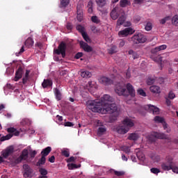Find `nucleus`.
Returning <instances> with one entry per match:
<instances>
[{
    "label": "nucleus",
    "mask_w": 178,
    "mask_h": 178,
    "mask_svg": "<svg viewBox=\"0 0 178 178\" xmlns=\"http://www.w3.org/2000/svg\"><path fill=\"white\" fill-rule=\"evenodd\" d=\"M108 102H113V99L109 95H104L101 98V102L98 100H89L87 102L88 107L92 112L97 113H115L118 111V106L115 103L109 104Z\"/></svg>",
    "instance_id": "f257e3e1"
},
{
    "label": "nucleus",
    "mask_w": 178,
    "mask_h": 178,
    "mask_svg": "<svg viewBox=\"0 0 178 178\" xmlns=\"http://www.w3.org/2000/svg\"><path fill=\"white\" fill-rule=\"evenodd\" d=\"M131 41L134 45H138V44H145V42H147V36L141 33H136L131 37Z\"/></svg>",
    "instance_id": "f03ea898"
},
{
    "label": "nucleus",
    "mask_w": 178,
    "mask_h": 178,
    "mask_svg": "<svg viewBox=\"0 0 178 178\" xmlns=\"http://www.w3.org/2000/svg\"><path fill=\"white\" fill-rule=\"evenodd\" d=\"M6 131L9 133L6 136H2L0 138V141H6V140H10L11 138L13 137V136H19L20 134V131H17V129L13 128V127H10L6 129Z\"/></svg>",
    "instance_id": "7ed1b4c3"
},
{
    "label": "nucleus",
    "mask_w": 178,
    "mask_h": 178,
    "mask_svg": "<svg viewBox=\"0 0 178 178\" xmlns=\"http://www.w3.org/2000/svg\"><path fill=\"white\" fill-rule=\"evenodd\" d=\"M67 48V45L66 44V42H61L58 49H54V53L56 55H62V58H65L66 56V49Z\"/></svg>",
    "instance_id": "20e7f679"
},
{
    "label": "nucleus",
    "mask_w": 178,
    "mask_h": 178,
    "mask_svg": "<svg viewBox=\"0 0 178 178\" xmlns=\"http://www.w3.org/2000/svg\"><path fill=\"white\" fill-rule=\"evenodd\" d=\"M156 138H159L160 140H168V136L166 134L163 133H158V132H153L150 136H148V139L152 142L154 143Z\"/></svg>",
    "instance_id": "39448f33"
},
{
    "label": "nucleus",
    "mask_w": 178,
    "mask_h": 178,
    "mask_svg": "<svg viewBox=\"0 0 178 178\" xmlns=\"http://www.w3.org/2000/svg\"><path fill=\"white\" fill-rule=\"evenodd\" d=\"M15 152V147L13 145L8 146L1 152V156L4 159H8Z\"/></svg>",
    "instance_id": "423d86ee"
},
{
    "label": "nucleus",
    "mask_w": 178,
    "mask_h": 178,
    "mask_svg": "<svg viewBox=\"0 0 178 178\" xmlns=\"http://www.w3.org/2000/svg\"><path fill=\"white\" fill-rule=\"evenodd\" d=\"M23 176L25 178H31L33 177V169L30 167V165L27 164L23 165Z\"/></svg>",
    "instance_id": "0eeeda50"
},
{
    "label": "nucleus",
    "mask_w": 178,
    "mask_h": 178,
    "mask_svg": "<svg viewBox=\"0 0 178 178\" xmlns=\"http://www.w3.org/2000/svg\"><path fill=\"white\" fill-rule=\"evenodd\" d=\"M135 31L133 30V28L129 27L123 29L118 32V35L120 37H127V35H131V34H134Z\"/></svg>",
    "instance_id": "6e6552de"
},
{
    "label": "nucleus",
    "mask_w": 178,
    "mask_h": 178,
    "mask_svg": "<svg viewBox=\"0 0 178 178\" xmlns=\"http://www.w3.org/2000/svg\"><path fill=\"white\" fill-rule=\"evenodd\" d=\"M99 82L100 84H103V86H111V84H113V80L106 76L100 77L99 79Z\"/></svg>",
    "instance_id": "1a4fd4ad"
},
{
    "label": "nucleus",
    "mask_w": 178,
    "mask_h": 178,
    "mask_svg": "<svg viewBox=\"0 0 178 178\" xmlns=\"http://www.w3.org/2000/svg\"><path fill=\"white\" fill-rule=\"evenodd\" d=\"M145 108L149 112V113H152L153 115H159V109L158 107L155 106H152L151 104H148L145 107Z\"/></svg>",
    "instance_id": "9d476101"
},
{
    "label": "nucleus",
    "mask_w": 178,
    "mask_h": 178,
    "mask_svg": "<svg viewBox=\"0 0 178 178\" xmlns=\"http://www.w3.org/2000/svg\"><path fill=\"white\" fill-rule=\"evenodd\" d=\"M115 91L118 95H124V97H127V95H129L127 93V90L123 88V86H116Z\"/></svg>",
    "instance_id": "9b49d317"
},
{
    "label": "nucleus",
    "mask_w": 178,
    "mask_h": 178,
    "mask_svg": "<svg viewBox=\"0 0 178 178\" xmlns=\"http://www.w3.org/2000/svg\"><path fill=\"white\" fill-rule=\"evenodd\" d=\"M172 159H168V164L167 163H163L161 164V168L163 169V170H173V168H175V166H173L172 165Z\"/></svg>",
    "instance_id": "f8f14e48"
},
{
    "label": "nucleus",
    "mask_w": 178,
    "mask_h": 178,
    "mask_svg": "<svg viewBox=\"0 0 178 178\" xmlns=\"http://www.w3.org/2000/svg\"><path fill=\"white\" fill-rule=\"evenodd\" d=\"M154 120L155 123H162L163 127L164 130H166L168 129V124H166V122H165V119L159 115H156L154 117Z\"/></svg>",
    "instance_id": "ddd939ff"
},
{
    "label": "nucleus",
    "mask_w": 178,
    "mask_h": 178,
    "mask_svg": "<svg viewBox=\"0 0 178 178\" xmlns=\"http://www.w3.org/2000/svg\"><path fill=\"white\" fill-rule=\"evenodd\" d=\"M79 45L81 48H83L85 52H92V47H91L88 44L86 43L84 41H80Z\"/></svg>",
    "instance_id": "4468645a"
},
{
    "label": "nucleus",
    "mask_w": 178,
    "mask_h": 178,
    "mask_svg": "<svg viewBox=\"0 0 178 178\" xmlns=\"http://www.w3.org/2000/svg\"><path fill=\"white\" fill-rule=\"evenodd\" d=\"M122 124L124 126H126L130 130L131 127H134V122L133 120L129 118H124V120L122 121Z\"/></svg>",
    "instance_id": "2eb2a0df"
},
{
    "label": "nucleus",
    "mask_w": 178,
    "mask_h": 178,
    "mask_svg": "<svg viewBox=\"0 0 178 178\" xmlns=\"http://www.w3.org/2000/svg\"><path fill=\"white\" fill-rule=\"evenodd\" d=\"M127 90L128 91V95H131V97H136V90L131 83L127 84Z\"/></svg>",
    "instance_id": "dca6fc26"
},
{
    "label": "nucleus",
    "mask_w": 178,
    "mask_h": 178,
    "mask_svg": "<svg viewBox=\"0 0 178 178\" xmlns=\"http://www.w3.org/2000/svg\"><path fill=\"white\" fill-rule=\"evenodd\" d=\"M116 131L118 133V134H126V133H128L129 128L126 127L125 125L120 126L116 128Z\"/></svg>",
    "instance_id": "f3484780"
},
{
    "label": "nucleus",
    "mask_w": 178,
    "mask_h": 178,
    "mask_svg": "<svg viewBox=\"0 0 178 178\" xmlns=\"http://www.w3.org/2000/svg\"><path fill=\"white\" fill-rule=\"evenodd\" d=\"M23 74V68L19 67L18 70L16 71L15 76L14 78L15 81H19L20 79H22Z\"/></svg>",
    "instance_id": "a211bd4d"
},
{
    "label": "nucleus",
    "mask_w": 178,
    "mask_h": 178,
    "mask_svg": "<svg viewBox=\"0 0 178 178\" xmlns=\"http://www.w3.org/2000/svg\"><path fill=\"white\" fill-rule=\"evenodd\" d=\"M39 172L40 175L38 178H48L47 176V175H48V170H47L45 168H39Z\"/></svg>",
    "instance_id": "6ab92c4d"
},
{
    "label": "nucleus",
    "mask_w": 178,
    "mask_h": 178,
    "mask_svg": "<svg viewBox=\"0 0 178 178\" xmlns=\"http://www.w3.org/2000/svg\"><path fill=\"white\" fill-rule=\"evenodd\" d=\"M166 48H168V46H166V44H163L161 46H158L156 47H155L154 49H153L152 50V54H156V52H159V51H163L165 49H166Z\"/></svg>",
    "instance_id": "aec40b11"
},
{
    "label": "nucleus",
    "mask_w": 178,
    "mask_h": 178,
    "mask_svg": "<svg viewBox=\"0 0 178 178\" xmlns=\"http://www.w3.org/2000/svg\"><path fill=\"white\" fill-rule=\"evenodd\" d=\"M24 45L26 48H31L34 45V40L31 38H28L24 42Z\"/></svg>",
    "instance_id": "412c9836"
},
{
    "label": "nucleus",
    "mask_w": 178,
    "mask_h": 178,
    "mask_svg": "<svg viewBox=\"0 0 178 178\" xmlns=\"http://www.w3.org/2000/svg\"><path fill=\"white\" fill-rule=\"evenodd\" d=\"M42 86L43 88H48V87H52V80L51 79H44Z\"/></svg>",
    "instance_id": "4be33fe9"
},
{
    "label": "nucleus",
    "mask_w": 178,
    "mask_h": 178,
    "mask_svg": "<svg viewBox=\"0 0 178 178\" xmlns=\"http://www.w3.org/2000/svg\"><path fill=\"white\" fill-rule=\"evenodd\" d=\"M138 138H140V135L137 133L130 134L128 136V140H130L131 141H137Z\"/></svg>",
    "instance_id": "5701e85b"
},
{
    "label": "nucleus",
    "mask_w": 178,
    "mask_h": 178,
    "mask_svg": "<svg viewBox=\"0 0 178 178\" xmlns=\"http://www.w3.org/2000/svg\"><path fill=\"white\" fill-rule=\"evenodd\" d=\"M149 90L153 94H161V88L158 86H150Z\"/></svg>",
    "instance_id": "b1692460"
},
{
    "label": "nucleus",
    "mask_w": 178,
    "mask_h": 178,
    "mask_svg": "<svg viewBox=\"0 0 178 178\" xmlns=\"http://www.w3.org/2000/svg\"><path fill=\"white\" fill-rule=\"evenodd\" d=\"M51 151H52V148L51 147H47L42 150L40 154L43 156H48Z\"/></svg>",
    "instance_id": "393cba45"
},
{
    "label": "nucleus",
    "mask_w": 178,
    "mask_h": 178,
    "mask_svg": "<svg viewBox=\"0 0 178 178\" xmlns=\"http://www.w3.org/2000/svg\"><path fill=\"white\" fill-rule=\"evenodd\" d=\"M129 55H132L133 59H138L140 58V54L138 52L134 51L133 49H130L128 51Z\"/></svg>",
    "instance_id": "a878e982"
},
{
    "label": "nucleus",
    "mask_w": 178,
    "mask_h": 178,
    "mask_svg": "<svg viewBox=\"0 0 178 178\" xmlns=\"http://www.w3.org/2000/svg\"><path fill=\"white\" fill-rule=\"evenodd\" d=\"M54 94H55L56 99H57V101H60V99H62V93H60V90H59V89L55 88Z\"/></svg>",
    "instance_id": "bb28decb"
},
{
    "label": "nucleus",
    "mask_w": 178,
    "mask_h": 178,
    "mask_svg": "<svg viewBox=\"0 0 178 178\" xmlns=\"http://www.w3.org/2000/svg\"><path fill=\"white\" fill-rule=\"evenodd\" d=\"M81 76L83 79H90V77H91V76H92V74H91V72H90L88 71H82L81 72Z\"/></svg>",
    "instance_id": "cd10ccee"
},
{
    "label": "nucleus",
    "mask_w": 178,
    "mask_h": 178,
    "mask_svg": "<svg viewBox=\"0 0 178 178\" xmlns=\"http://www.w3.org/2000/svg\"><path fill=\"white\" fill-rule=\"evenodd\" d=\"M19 156H21L24 161H26V159L29 158V150L24 149Z\"/></svg>",
    "instance_id": "c85d7f7f"
},
{
    "label": "nucleus",
    "mask_w": 178,
    "mask_h": 178,
    "mask_svg": "<svg viewBox=\"0 0 178 178\" xmlns=\"http://www.w3.org/2000/svg\"><path fill=\"white\" fill-rule=\"evenodd\" d=\"M60 8H66L70 3V0H60Z\"/></svg>",
    "instance_id": "c756f323"
},
{
    "label": "nucleus",
    "mask_w": 178,
    "mask_h": 178,
    "mask_svg": "<svg viewBox=\"0 0 178 178\" xmlns=\"http://www.w3.org/2000/svg\"><path fill=\"white\" fill-rule=\"evenodd\" d=\"M111 17L113 19V20H116V19L119 17V14H118V12H116V8L113 9L111 11Z\"/></svg>",
    "instance_id": "7c9ffc66"
},
{
    "label": "nucleus",
    "mask_w": 178,
    "mask_h": 178,
    "mask_svg": "<svg viewBox=\"0 0 178 178\" xmlns=\"http://www.w3.org/2000/svg\"><path fill=\"white\" fill-rule=\"evenodd\" d=\"M95 2L99 8H104L106 5V0H95Z\"/></svg>",
    "instance_id": "2f4dec72"
},
{
    "label": "nucleus",
    "mask_w": 178,
    "mask_h": 178,
    "mask_svg": "<svg viewBox=\"0 0 178 178\" xmlns=\"http://www.w3.org/2000/svg\"><path fill=\"white\" fill-rule=\"evenodd\" d=\"M45 157V156H41V158L38 160L37 163L38 166H41V165H45V162L47 161V159Z\"/></svg>",
    "instance_id": "473e14b6"
},
{
    "label": "nucleus",
    "mask_w": 178,
    "mask_h": 178,
    "mask_svg": "<svg viewBox=\"0 0 178 178\" xmlns=\"http://www.w3.org/2000/svg\"><path fill=\"white\" fill-rule=\"evenodd\" d=\"M120 5L121 8H126V6H130V1L129 0H120Z\"/></svg>",
    "instance_id": "72a5a7b5"
},
{
    "label": "nucleus",
    "mask_w": 178,
    "mask_h": 178,
    "mask_svg": "<svg viewBox=\"0 0 178 178\" xmlns=\"http://www.w3.org/2000/svg\"><path fill=\"white\" fill-rule=\"evenodd\" d=\"M126 21V18L124 15L120 16L117 21V26H122Z\"/></svg>",
    "instance_id": "f704fd0d"
},
{
    "label": "nucleus",
    "mask_w": 178,
    "mask_h": 178,
    "mask_svg": "<svg viewBox=\"0 0 178 178\" xmlns=\"http://www.w3.org/2000/svg\"><path fill=\"white\" fill-rule=\"evenodd\" d=\"M118 52V47L113 45L109 49H108V54L110 55H113V54H116Z\"/></svg>",
    "instance_id": "c9c22d12"
},
{
    "label": "nucleus",
    "mask_w": 178,
    "mask_h": 178,
    "mask_svg": "<svg viewBox=\"0 0 178 178\" xmlns=\"http://www.w3.org/2000/svg\"><path fill=\"white\" fill-rule=\"evenodd\" d=\"M29 74H30V70H26L25 73V76L22 79L23 84H26V83H27V80H29Z\"/></svg>",
    "instance_id": "e433bc0d"
},
{
    "label": "nucleus",
    "mask_w": 178,
    "mask_h": 178,
    "mask_svg": "<svg viewBox=\"0 0 178 178\" xmlns=\"http://www.w3.org/2000/svg\"><path fill=\"white\" fill-rule=\"evenodd\" d=\"M76 29L77 31L81 33V34H83V33H86V29L84 28V26H83L80 24L77 25Z\"/></svg>",
    "instance_id": "4c0bfd02"
},
{
    "label": "nucleus",
    "mask_w": 178,
    "mask_h": 178,
    "mask_svg": "<svg viewBox=\"0 0 178 178\" xmlns=\"http://www.w3.org/2000/svg\"><path fill=\"white\" fill-rule=\"evenodd\" d=\"M67 166H68L69 170H73V169H77L80 168L81 165H77L76 164H74V163H70V164H68Z\"/></svg>",
    "instance_id": "58836bf2"
},
{
    "label": "nucleus",
    "mask_w": 178,
    "mask_h": 178,
    "mask_svg": "<svg viewBox=\"0 0 178 178\" xmlns=\"http://www.w3.org/2000/svg\"><path fill=\"white\" fill-rule=\"evenodd\" d=\"M137 158L139 159V161H144L145 159V155L143 154V152H139L136 154Z\"/></svg>",
    "instance_id": "ea45409f"
},
{
    "label": "nucleus",
    "mask_w": 178,
    "mask_h": 178,
    "mask_svg": "<svg viewBox=\"0 0 178 178\" xmlns=\"http://www.w3.org/2000/svg\"><path fill=\"white\" fill-rule=\"evenodd\" d=\"M172 23L174 26L178 27V15H175L172 19Z\"/></svg>",
    "instance_id": "a19ab883"
},
{
    "label": "nucleus",
    "mask_w": 178,
    "mask_h": 178,
    "mask_svg": "<svg viewBox=\"0 0 178 178\" xmlns=\"http://www.w3.org/2000/svg\"><path fill=\"white\" fill-rule=\"evenodd\" d=\"M61 155H63V156H65V158H69V156H70V152L67 149L62 150Z\"/></svg>",
    "instance_id": "79ce46f5"
},
{
    "label": "nucleus",
    "mask_w": 178,
    "mask_h": 178,
    "mask_svg": "<svg viewBox=\"0 0 178 178\" xmlns=\"http://www.w3.org/2000/svg\"><path fill=\"white\" fill-rule=\"evenodd\" d=\"M21 124L22 126H29V124H30V120H29L28 118L22 119V120L21 121Z\"/></svg>",
    "instance_id": "37998d69"
},
{
    "label": "nucleus",
    "mask_w": 178,
    "mask_h": 178,
    "mask_svg": "<svg viewBox=\"0 0 178 178\" xmlns=\"http://www.w3.org/2000/svg\"><path fill=\"white\" fill-rule=\"evenodd\" d=\"M114 175L120 177V176H124V175H126V172L114 170Z\"/></svg>",
    "instance_id": "c03bdc74"
},
{
    "label": "nucleus",
    "mask_w": 178,
    "mask_h": 178,
    "mask_svg": "<svg viewBox=\"0 0 178 178\" xmlns=\"http://www.w3.org/2000/svg\"><path fill=\"white\" fill-rule=\"evenodd\" d=\"M83 40H85V41H86V42H91V40L90 39V37H88V35L87 34V33H83L81 34Z\"/></svg>",
    "instance_id": "a18cd8bd"
},
{
    "label": "nucleus",
    "mask_w": 178,
    "mask_h": 178,
    "mask_svg": "<svg viewBox=\"0 0 178 178\" xmlns=\"http://www.w3.org/2000/svg\"><path fill=\"white\" fill-rule=\"evenodd\" d=\"M98 134H104V133H105V131H106V128L105 127H99L98 128Z\"/></svg>",
    "instance_id": "49530a36"
},
{
    "label": "nucleus",
    "mask_w": 178,
    "mask_h": 178,
    "mask_svg": "<svg viewBox=\"0 0 178 178\" xmlns=\"http://www.w3.org/2000/svg\"><path fill=\"white\" fill-rule=\"evenodd\" d=\"M145 29L146 31H151L152 30V24L150 22H147L146 26H145Z\"/></svg>",
    "instance_id": "de8ad7c7"
},
{
    "label": "nucleus",
    "mask_w": 178,
    "mask_h": 178,
    "mask_svg": "<svg viewBox=\"0 0 178 178\" xmlns=\"http://www.w3.org/2000/svg\"><path fill=\"white\" fill-rule=\"evenodd\" d=\"M155 83V79L154 78H148L147 79V86H152Z\"/></svg>",
    "instance_id": "09e8293b"
},
{
    "label": "nucleus",
    "mask_w": 178,
    "mask_h": 178,
    "mask_svg": "<svg viewBox=\"0 0 178 178\" xmlns=\"http://www.w3.org/2000/svg\"><path fill=\"white\" fill-rule=\"evenodd\" d=\"M76 9H77V19L79 20V22H81L83 20V17L81 16V14L80 13L79 14V12L80 10L79 6H77Z\"/></svg>",
    "instance_id": "8fccbe9b"
},
{
    "label": "nucleus",
    "mask_w": 178,
    "mask_h": 178,
    "mask_svg": "<svg viewBox=\"0 0 178 178\" xmlns=\"http://www.w3.org/2000/svg\"><path fill=\"white\" fill-rule=\"evenodd\" d=\"M138 94H139V95H141V97H147V94L145 93V91H144V90L143 89H138Z\"/></svg>",
    "instance_id": "3c124183"
},
{
    "label": "nucleus",
    "mask_w": 178,
    "mask_h": 178,
    "mask_svg": "<svg viewBox=\"0 0 178 178\" xmlns=\"http://www.w3.org/2000/svg\"><path fill=\"white\" fill-rule=\"evenodd\" d=\"M91 20L93 23H96L97 24H98V23H99V19H98V17H97V16H92L91 17Z\"/></svg>",
    "instance_id": "603ef678"
},
{
    "label": "nucleus",
    "mask_w": 178,
    "mask_h": 178,
    "mask_svg": "<svg viewBox=\"0 0 178 178\" xmlns=\"http://www.w3.org/2000/svg\"><path fill=\"white\" fill-rule=\"evenodd\" d=\"M168 20H170V17H165L163 18L162 19H161L160 23L161 24H165V23L168 22Z\"/></svg>",
    "instance_id": "864d4df0"
},
{
    "label": "nucleus",
    "mask_w": 178,
    "mask_h": 178,
    "mask_svg": "<svg viewBox=\"0 0 178 178\" xmlns=\"http://www.w3.org/2000/svg\"><path fill=\"white\" fill-rule=\"evenodd\" d=\"M150 171L152 172V173H154V175H158V173L161 172L159 169L155 168H151Z\"/></svg>",
    "instance_id": "5fc2aeb1"
},
{
    "label": "nucleus",
    "mask_w": 178,
    "mask_h": 178,
    "mask_svg": "<svg viewBox=\"0 0 178 178\" xmlns=\"http://www.w3.org/2000/svg\"><path fill=\"white\" fill-rule=\"evenodd\" d=\"M29 155H30L31 158H35V155H37V151L31 150Z\"/></svg>",
    "instance_id": "6e6d98bb"
},
{
    "label": "nucleus",
    "mask_w": 178,
    "mask_h": 178,
    "mask_svg": "<svg viewBox=\"0 0 178 178\" xmlns=\"http://www.w3.org/2000/svg\"><path fill=\"white\" fill-rule=\"evenodd\" d=\"M175 97L176 95H175V93L172 91H170V92L168 93V98L170 99H175Z\"/></svg>",
    "instance_id": "4d7b16f0"
},
{
    "label": "nucleus",
    "mask_w": 178,
    "mask_h": 178,
    "mask_svg": "<svg viewBox=\"0 0 178 178\" xmlns=\"http://www.w3.org/2000/svg\"><path fill=\"white\" fill-rule=\"evenodd\" d=\"M22 161H24L23 159V158H22L20 156L17 158L15 161H14V163H15L16 165H18V163H20V162H22Z\"/></svg>",
    "instance_id": "13d9d810"
},
{
    "label": "nucleus",
    "mask_w": 178,
    "mask_h": 178,
    "mask_svg": "<svg viewBox=\"0 0 178 178\" xmlns=\"http://www.w3.org/2000/svg\"><path fill=\"white\" fill-rule=\"evenodd\" d=\"M122 151H124V152H126V154H129V152H130V147H129V146H123Z\"/></svg>",
    "instance_id": "bf43d9fd"
},
{
    "label": "nucleus",
    "mask_w": 178,
    "mask_h": 178,
    "mask_svg": "<svg viewBox=\"0 0 178 178\" xmlns=\"http://www.w3.org/2000/svg\"><path fill=\"white\" fill-rule=\"evenodd\" d=\"M23 52H24V46H22L19 51L17 52L15 55L16 56H19L20 55H22V54H23Z\"/></svg>",
    "instance_id": "052dcab7"
},
{
    "label": "nucleus",
    "mask_w": 178,
    "mask_h": 178,
    "mask_svg": "<svg viewBox=\"0 0 178 178\" xmlns=\"http://www.w3.org/2000/svg\"><path fill=\"white\" fill-rule=\"evenodd\" d=\"M83 56V53L82 52H78L75 56H74V59H80Z\"/></svg>",
    "instance_id": "680f3d73"
},
{
    "label": "nucleus",
    "mask_w": 178,
    "mask_h": 178,
    "mask_svg": "<svg viewBox=\"0 0 178 178\" xmlns=\"http://www.w3.org/2000/svg\"><path fill=\"white\" fill-rule=\"evenodd\" d=\"M66 27H67V30H70V31L73 30V25H72V23H70V22H68V23L67 24Z\"/></svg>",
    "instance_id": "e2e57ef3"
},
{
    "label": "nucleus",
    "mask_w": 178,
    "mask_h": 178,
    "mask_svg": "<svg viewBox=\"0 0 178 178\" xmlns=\"http://www.w3.org/2000/svg\"><path fill=\"white\" fill-rule=\"evenodd\" d=\"M134 20L135 23H138V22H140V20H141V17L136 15L134 17Z\"/></svg>",
    "instance_id": "0e129e2a"
},
{
    "label": "nucleus",
    "mask_w": 178,
    "mask_h": 178,
    "mask_svg": "<svg viewBox=\"0 0 178 178\" xmlns=\"http://www.w3.org/2000/svg\"><path fill=\"white\" fill-rule=\"evenodd\" d=\"M76 161V157L74 156H71L67 160V162L69 163L70 162H74Z\"/></svg>",
    "instance_id": "69168bd1"
},
{
    "label": "nucleus",
    "mask_w": 178,
    "mask_h": 178,
    "mask_svg": "<svg viewBox=\"0 0 178 178\" xmlns=\"http://www.w3.org/2000/svg\"><path fill=\"white\" fill-rule=\"evenodd\" d=\"M49 162L54 163L55 162V156H51L49 158Z\"/></svg>",
    "instance_id": "338daca9"
},
{
    "label": "nucleus",
    "mask_w": 178,
    "mask_h": 178,
    "mask_svg": "<svg viewBox=\"0 0 178 178\" xmlns=\"http://www.w3.org/2000/svg\"><path fill=\"white\" fill-rule=\"evenodd\" d=\"M91 31L94 33H98L99 30L97 29V26H91Z\"/></svg>",
    "instance_id": "774afa93"
}]
</instances>
